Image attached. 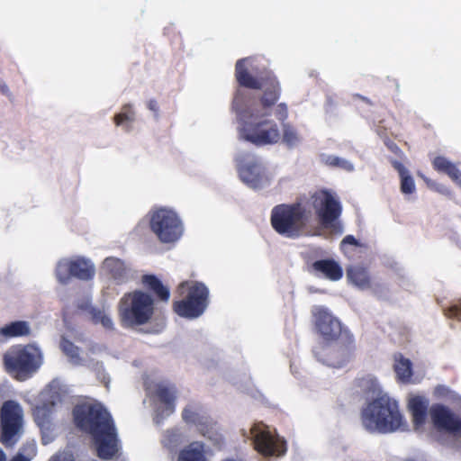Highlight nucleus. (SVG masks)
Returning a JSON list of instances; mask_svg holds the SVG:
<instances>
[{"label":"nucleus","instance_id":"nucleus-25","mask_svg":"<svg viewBox=\"0 0 461 461\" xmlns=\"http://www.w3.org/2000/svg\"><path fill=\"white\" fill-rule=\"evenodd\" d=\"M104 267L118 284L124 283L127 280V268L121 259L108 258L104 260Z\"/></svg>","mask_w":461,"mask_h":461},{"label":"nucleus","instance_id":"nucleus-27","mask_svg":"<svg viewBox=\"0 0 461 461\" xmlns=\"http://www.w3.org/2000/svg\"><path fill=\"white\" fill-rule=\"evenodd\" d=\"M0 333L7 338L23 337L30 335L31 329L27 321H16L2 327Z\"/></svg>","mask_w":461,"mask_h":461},{"label":"nucleus","instance_id":"nucleus-26","mask_svg":"<svg viewBox=\"0 0 461 461\" xmlns=\"http://www.w3.org/2000/svg\"><path fill=\"white\" fill-rule=\"evenodd\" d=\"M177 461H206L203 445L198 442L190 443L180 451Z\"/></svg>","mask_w":461,"mask_h":461},{"label":"nucleus","instance_id":"nucleus-11","mask_svg":"<svg viewBox=\"0 0 461 461\" xmlns=\"http://www.w3.org/2000/svg\"><path fill=\"white\" fill-rule=\"evenodd\" d=\"M24 432V419L22 406L14 400L4 402L0 408V442L13 447Z\"/></svg>","mask_w":461,"mask_h":461},{"label":"nucleus","instance_id":"nucleus-28","mask_svg":"<svg viewBox=\"0 0 461 461\" xmlns=\"http://www.w3.org/2000/svg\"><path fill=\"white\" fill-rule=\"evenodd\" d=\"M282 123V140L289 148H294L301 142V136L297 129L289 122Z\"/></svg>","mask_w":461,"mask_h":461},{"label":"nucleus","instance_id":"nucleus-7","mask_svg":"<svg viewBox=\"0 0 461 461\" xmlns=\"http://www.w3.org/2000/svg\"><path fill=\"white\" fill-rule=\"evenodd\" d=\"M155 310L154 299L140 289L124 294L118 303V315L123 328H135L149 323Z\"/></svg>","mask_w":461,"mask_h":461},{"label":"nucleus","instance_id":"nucleus-2","mask_svg":"<svg viewBox=\"0 0 461 461\" xmlns=\"http://www.w3.org/2000/svg\"><path fill=\"white\" fill-rule=\"evenodd\" d=\"M249 58L238 59L235 64V78L240 86L261 90L258 97L259 106L264 115L269 116L274 109V114L279 122L287 120L289 112L285 103H278L282 95V86L277 77L269 70H263L253 76L247 67Z\"/></svg>","mask_w":461,"mask_h":461},{"label":"nucleus","instance_id":"nucleus-12","mask_svg":"<svg viewBox=\"0 0 461 461\" xmlns=\"http://www.w3.org/2000/svg\"><path fill=\"white\" fill-rule=\"evenodd\" d=\"M151 230L163 243L176 241L183 234V225L177 214L169 209L154 211L149 221Z\"/></svg>","mask_w":461,"mask_h":461},{"label":"nucleus","instance_id":"nucleus-9","mask_svg":"<svg viewBox=\"0 0 461 461\" xmlns=\"http://www.w3.org/2000/svg\"><path fill=\"white\" fill-rule=\"evenodd\" d=\"M177 293L183 296L174 301L173 311L180 317L194 319L201 316L208 304V288L199 282H182Z\"/></svg>","mask_w":461,"mask_h":461},{"label":"nucleus","instance_id":"nucleus-16","mask_svg":"<svg viewBox=\"0 0 461 461\" xmlns=\"http://www.w3.org/2000/svg\"><path fill=\"white\" fill-rule=\"evenodd\" d=\"M251 434L255 449L261 455L271 456L285 452L284 443L273 436L264 425H255L251 429Z\"/></svg>","mask_w":461,"mask_h":461},{"label":"nucleus","instance_id":"nucleus-31","mask_svg":"<svg viewBox=\"0 0 461 461\" xmlns=\"http://www.w3.org/2000/svg\"><path fill=\"white\" fill-rule=\"evenodd\" d=\"M182 418L186 423H192L197 426L206 423L207 419L194 410L193 406H186L182 411Z\"/></svg>","mask_w":461,"mask_h":461},{"label":"nucleus","instance_id":"nucleus-22","mask_svg":"<svg viewBox=\"0 0 461 461\" xmlns=\"http://www.w3.org/2000/svg\"><path fill=\"white\" fill-rule=\"evenodd\" d=\"M432 166L435 170L447 174L454 182L461 186V171L451 161L444 157L438 156L433 159Z\"/></svg>","mask_w":461,"mask_h":461},{"label":"nucleus","instance_id":"nucleus-38","mask_svg":"<svg viewBox=\"0 0 461 461\" xmlns=\"http://www.w3.org/2000/svg\"><path fill=\"white\" fill-rule=\"evenodd\" d=\"M148 108L152 111L156 115H158V102L154 99H150L148 102Z\"/></svg>","mask_w":461,"mask_h":461},{"label":"nucleus","instance_id":"nucleus-40","mask_svg":"<svg viewBox=\"0 0 461 461\" xmlns=\"http://www.w3.org/2000/svg\"><path fill=\"white\" fill-rule=\"evenodd\" d=\"M388 147L394 153H398L399 151H401L399 147L393 142H392L390 145H388Z\"/></svg>","mask_w":461,"mask_h":461},{"label":"nucleus","instance_id":"nucleus-3","mask_svg":"<svg viewBox=\"0 0 461 461\" xmlns=\"http://www.w3.org/2000/svg\"><path fill=\"white\" fill-rule=\"evenodd\" d=\"M312 314L317 333L326 343L336 342L332 354L338 360L334 366L337 367L344 366L352 358L356 351L353 335L348 329L342 327L339 320L328 309L317 306L312 311Z\"/></svg>","mask_w":461,"mask_h":461},{"label":"nucleus","instance_id":"nucleus-30","mask_svg":"<svg viewBox=\"0 0 461 461\" xmlns=\"http://www.w3.org/2000/svg\"><path fill=\"white\" fill-rule=\"evenodd\" d=\"M90 314L94 323H100L104 329L109 330H113L114 329L112 318L104 311L92 308Z\"/></svg>","mask_w":461,"mask_h":461},{"label":"nucleus","instance_id":"nucleus-32","mask_svg":"<svg viewBox=\"0 0 461 461\" xmlns=\"http://www.w3.org/2000/svg\"><path fill=\"white\" fill-rule=\"evenodd\" d=\"M62 351L71 359H79V348L68 339L61 341Z\"/></svg>","mask_w":461,"mask_h":461},{"label":"nucleus","instance_id":"nucleus-17","mask_svg":"<svg viewBox=\"0 0 461 461\" xmlns=\"http://www.w3.org/2000/svg\"><path fill=\"white\" fill-rule=\"evenodd\" d=\"M93 438L99 458L109 460L117 456L120 451V442L114 424L93 436Z\"/></svg>","mask_w":461,"mask_h":461},{"label":"nucleus","instance_id":"nucleus-43","mask_svg":"<svg viewBox=\"0 0 461 461\" xmlns=\"http://www.w3.org/2000/svg\"><path fill=\"white\" fill-rule=\"evenodd\" d=\"M1 91L4 93V94H6L8 92V88L6 86H1Z\"/></svg>","mask_w":461,"mask_h":461},{"label":"nucleus","instance_id":"nucleus-23","mask_svg":"<svg viewBox=\"0 0 461 461\" xmlns=\"http://www.w3.org/2000/svg\"><path fill=\"white\" fill-rule=\"evenodd\" d=\"M348 280L360 289H367L371 286L369 273L366 267L353 266L347 269Z\"/></svg>","mask_w":461,"mask_h":461},{"label":"nucleus","instance_id":"nucleus-15","mask_svg":"<svg viewBox=\"0 0 461 461\" xmlns=\"http://www.w3.org/2000/svg\"><path fill=\"white\" fill-rule=\"evenodd\" d=\"M60 402L61 396L59 393L53 392L49 393L47 398L32 409L33 420L40 428L43 437L52 431L53 414L57 404Z\"/></svg>","mask_w":461,"mask_h":461},{"label":"nucleus","instance_id":"nucleus-19","mask_svg":"<svg viewBox=\"0 0 461 461\" xmlns=\"http://www.w3.org/2000/svg\"><path fill=\"white\" fill-rule=\"evenodd\" d=\"M141 285L145 290L154 299V304L162 303H167L170 299V289L167 285L153 274H147L141 276Z\"/></svg>","mask_w":461,"mask_h":461},{"label":"nucleus","instance_id":"nucleus-39","mask_svg":"<svg viewBox=\"0 0 461 461\" xmlns=\"http://www.w3.org/2000/svg\"><path fill=\"white\" fill-rule=\"evenodd\" d=\"M12 461H30V458L21 453H18L12 458Z\"/></svg>","mask_w":461,"mask_h":461},{"label":"nucleus","instance_id":"nucleus-37","mask_svg":"<svg viewBox=\"0 0 461 461\" xmlns=\"http://www.w3.org/2000/svg\"><path fill=\"white\" fill-rule=\"evenodd\" d=\"M342 244H348V245H352V246H357L358 245V240L352 235H347L343 240H342Z\"/></svg>","mask_w":461,"mask_h":461},{"label":"nucleus","instance_id":"nucleus-29","mask_svg":"<svg viewBox=\"0 0 461 461\" xmlns=\"http://www.w3.org/2000/svg\"><path fill=\"white\" fill-rule=\"evenodd\" d=\"M135 120V113L131 104H124L120 113H116L113 117V122L116 126H122L129 131L131 124Z\"/></svg>","mask_w":461,"mask_h":461},{"label":"nucleus","instance_id":"nucleus-13","mask_svg":"<svg viewBox=\"0 0 461 461\" xmlns=\"http://www.w3.org/2000/svg\"><path fill=\"white\" fill-rule=\"evenodd\" d=\"M95 273L94 264L81 257L62 258L57 263L55 268L56 277L62 285L68 284L73 277L83 281L91 280Z\"/></svg>","mask_w":461,"mask_h":461},{"label":"nucleus","instance_id":"nucleus-5","mask_svg":"<svg viewBox=\"0 0 461 461\" xmlns=\"http://www.w3.org/2000/svg\"><path fill=\"white\" fill-rule=\"evenodd\" d=\"M361 421L369 432L390 433L406 426L398 402L387 394L376 397L362 410Z\"/></svg>","mask_w":461,"mask_h":461},{"label":"nucleus","instance_id":"nucleus-33","mask_svg":"<svg viewBox=\"0 0 461 461\" xmlns=\"http://www.w3.org/2000/svg\"><path fill=\"white\" fill-rule=\"evenodd\" d=\"M444 314L447 318L461 321V299L444 309Z\"/></svg>","mask_w":461,"mask_h":461},{"label":"nucleus","instance_id":"nucleus-35","mask_svg":"<svg viewBox=\"0 0 461 461\" xmlns=\"http://www.w3.org/2000/svg\"><path fill=\"white\" fill-rule=\"evenodd\" d=\"M401 177V191L403 194H412L415 190L414 180L411 176L409 175V172Z\"/></svg>","mask_w":461,"mask_h":461},{"label":"nucleus","instance_id":"nucleus-14","mask_svg":"<svg viewBox=\"0 0 461 461\" xmlns=\"http://www.w3.org/2000/svg\"><path fill=\"white\" fill-rule=\"evenodd\" d=\"M312 206L322 226L329 227L340 217L341 204L328 190L315 192L312 195Z\"/></svg>","mask_w":461,"mask_h":461},{"label":"nucleus","instance_id":"nucleus-1","mask_svg":"<svg viewBox=\"0 0 461 461\" xmlns=\"http://www.w3.org/2000/svg\"><path fill=\"white\" fill-rule=\"evenodd\" d=\"M250 94L236 90L231 108L238 118L239 139L257 147L273 145L279 141L281 135L277 124L264 115L262 112L252 111L249 108Z\"/></svg>","mask_w":461,"mask_h":461},{"label":"nucleus","instance_id":"nucleus-20","mask_svg":"<svg viewBox=\"0 0 461 461\" xmlns=\"http://www.w3.org/2000/svg\"><path fill=\"white\" fill-rule=\"evenodd\" d=\"M176 388L173 384H158L154 389L155 398L164 406L163 412L169 415L175 411Z\"/></svg>","mask_w":461,"mask_h":461},{"label":"nucleus","instance_id":"nucleus-18","mask_svg":"<svg viewBox=\"0 0 461 461\" xmlns=\"http://www.w3.org/2000/svg\"><path fill=\"white\" fill-rule=\"evenodd\" d=\"M239 173L241 180L254 189L261 188L269 182L262 164L258 159L240 166Z\"/></svg>","mask_w":461,"mask_h":461},{"label":"nucleus","instance_id":"nucleus-36","mask_svg":"<svg viewBox=\"0 0 461 461\" xmlns=\"http://www.w3.org/2000/svg\"><path fill=\"white\" fill-rule=\"evenodd\" d=\"M391 164L393 167L399 173V176H402L408 173V170L403 166V164L398 160H392Z\"/></svg>","mask_w":461,"mask_h":461},{"label":"nucleus","instance_id":"nucleus-4","mask_svg":"<svg viewBox=\"0 0 461 461\" xmlns=\"http://www.w3.org/2000/svg\"><path fill=\"white\" fill-rule=\"evenodd\" d=\"M429 399L415 395L408 401V411L415 430L421 429L427 420L428 411L433 426L442 432L461 438V417L442 403H434L429 409Z\"/></svg>","mask_w":461,"mask_h":461},{"label":"nucleus","instance_id":"nucleus-21","mask_svg":"<svg viewBox=\"0 0 461 461\" xmlns=\"http://www.w3.org/2000/svg\"><path fill=\"white\" fill-rule=\"evenodd\" d=\"M312 269L322 274L331 281H338L343 276L342 267L334 259H320L312 263Z\"/></svg>","mask_w":461,"mask_h":461},{"label":"nucleus","instance_id":"nucleus-41","mask_svg":"<svg viewBox=\"0 0 461 461\" xmlns=\"http://www.w3.org/2000/svg\"><path fill=\"white\" fill-rule=\"evenodd\" d=\"M356 96H357L358 99H360V100H362L363 102H365L366 104H370V105H372V104H373V103L371 102V100H369L367 97H365V96L360 95H357Z\"/></svg>","mask_w":461,"mask_h":461},{"label":"nucleus","instance_id":"nucleus-42","mask_svg":"<svg viewBox=\"0 0 461 461\" xmlns=\"http://www.w3.org/2000/svg\"><path fill=\"white\" fill-rule=\"evenodd\" d=\"M0 461H6V456L1 448H0Z\"/></svg>","mask_w":461,"mask_h":461},{"label":"nucleus","instance_id":"nucleus-8","mask_svg":"<svg viewBox=\"0 0 461 461\" xmlns=\"http://www.w3.org/2000/svg\"><path fill=\"white\" fill-rule=\"evenodd\" d=\"M3 362L9 374L23 381L38 371L43 363V355L34 344H19L5 353Z\"/></svg>","mask_w":461,"mask_h":461},{"label":"nucleus","instance_id":"nucleus-6","mask_svg":"<svg viewBox=\"0 0 461 461\" xmlns=\"http://www.w3.org/2000/svg\"><path fill=\"white\" fill-rule=\"evenodd\" d=\"M311 215V212L299 202L280 203L271 210L270 223L279 235L297 239L306 233Z\"/></svg>","mask_w":461,"mask_h":461},{"label":"nucleus","instance_id":"nucleus-34","mask_svg":"<svg viewBox=\"0 0 461 461\" xmlns=\"http://www.w3.org/2000/svg\"><path fill=\"white\" fill-rule=\"evenodd\" d=\"M327 164L332 167H341L343 169H346L347 171H352L354 169L353 165L349 161L336 156H330L327 158Z\"/></svg>","mask_w":461,"mask_h":461},{"label":"nucleus","instance_id":"nucleus-24","mask_svg":"<svg viewBox=\"0 0 461 461\" xmlns=\"http://www.w3.org/2000/svg\"><path fill=\"white\" fill-rule=\"evenodd\" d=\"M393 370L398 381L403 384L410 383L412 376V364L410 359L405 358L402 354L395 355Z\"/></svg>","mask_w":461,"mask_h":461},{"label":"nucleus","instance_id":"nucleus-10","mask_svg":"<svg viewBox=\"0 0 461 461\" xmlns=\"http://www.w3.org/2000/svg\"><path fill=\"white\" fill-rule=\"evenodd\" d=\"M76 427L92 437L114 424L110 412L101 403H81L72 411Z\"/></svg>","mask_w":461,"mask_h":461}]
</instances>
